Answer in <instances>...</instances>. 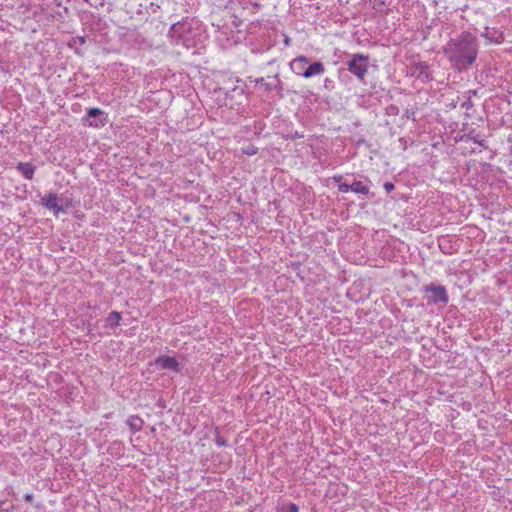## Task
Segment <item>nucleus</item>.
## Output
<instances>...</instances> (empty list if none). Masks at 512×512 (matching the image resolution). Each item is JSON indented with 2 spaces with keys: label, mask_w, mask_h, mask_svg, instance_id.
I'll use <instances>...</instances> for the list:
<instances>
[{
  "label": "nucleus",
  "mask_w": 512,
  "mask_h": 512,
  "mask_svg": "<svg viewBox=\"0 0 512 512\" xmlns=\"http://www.w3.org/2000/svg\"><path fill=\"white\" fill-rule=\"evenodd\" d=\"M445 53L456 69H467L477 56L474 38L470 34L462 35L460 39L448 44Z\"/></svg>",
  "instance_id": "obj_1"
},
{
  "label": "nucleus",
  "mask_w": 512,
  "mask_h": 512,
  "mask_svg": "<svg viewBox=\"0 0 512 512\" xmlns=\"http://www.w3.org/2000/svg\"><path fill=\"white\" fill-rule=\"evenodd\" d=\"M309 62L305 56H299L291 62V69L298 75H302L305 65Z\"/></svg>",
  "instance_id": "obj_10"
},
{
  "label": "nucleus",
  "mask_w": 512,
  "mask_h": 512,
  "mask_svg": "<svg viewBox=\"0 0 512 512\" xmlns=\"http://www.w3.org/2000/svg\"><path fill=\"white\" fill-rule=\"evenodd\" d=\"M298 511H299V508H298V506L296 504L289 503L288 505L283 506L281 508L280 512H298Z\"/></svg>",
  "instance_id": "obj_14"
},
{
  "label": "nucleus",
  "mask_w": 512,
  "mask_h": 512,
  "mask_svg": "<svg viewBox=\"0 0 512 512\" xmlns=\"http://www.w3.org/2000/svg\"><path fill=\"white\" fill-rule=\"evenodd\" d=\"M87 125L90 127H102L107 122L106 114L99 108H90L86 116Z\"/></svg>",
  "instance_id": "obj_3"
},
{
  "label": "nucleus",
  "mask_w": 512,
  "mask_h": 512,
  "mask_svg": "<svg viewBox=\"0 0 512 512\" xmlns=\"http://www.w3.org/2000/svg\"><path fill=\"white\" fill-rule=\"evenodd\" d=\"M338 190L342 193H346L348 191H351V188H350V185L346 184V183H341L339 186H338Z\"/></svg>",
  "instance_id": "obj_18"
},
{
  "label": "nucleus",
  "mask_w": 512,
  "mask_h": 512,
  "mask_svg": "<svg viewBox=\"0 0 512 512\" xmlns=\"http://www.w3.org/2000/svg\"><path fill=\"white\" fill-rule=\"evenodd\" d=\"M368 61V56L363 54H354L347 62L348 71L362 81L368 71Z\"/></svg>",
  "instance_id": "obj_2"
},
{
  "label": "nucleus",
  "mask_w": 512,
  "mask_h": 512,
  "mask_svg": "<svg viewBox=\"0 0 512 512\" xmlns=\"http://www.w3.org/2000/svg\"><path fill=\"white\" fill-rule=\"evenodd\" d=\"M127 423L134 431H140L142 429L143 421L137 416H131Z\"/></svg>",
  "instance_id": "obj_13"
},
{
  "label": "nucleus",
  "mask_w": 512,
  "mask_h": 512,
  "mask_svg": "<svg viewBox=\"0 0 512 512\" xmlns=\"http://www.w3.org/2000/svg\"><path fill=\"white\" fill-rule=\"evenodd\" d=\"M284 43L286 46L290 44V39L288 37L285 38Z\"/></svg>",
  "instance_id": "obj_21"
},
{
  "label": "nucleus",
  "mask_w": 512,
  "mask_h": 512,
  "mask_svg": "<svg viewBox=\"0 0 512 512\" xmlns=\"http://www.w3.org/2000/svg\"><path fill=\"white\" fill-rule=\"evenodd\" d=\"M24 499L25 501L27 502H31L33 500V494L31 493H27L25 496H24Z\"/></svg>",
  "instance_id": "obj_20"
},
{
  "label": "nucleus",
  "mask_w": 512,
  "mask_h": 512,
  "mask_svg": "<svg viewBox=\"0 0 512 512\" xmlns=\"http://www.w3.org/2000/svg\"><path fill=\"white\" fill-rule=\"evenodd\" d=\"M121 315L117 311H112L106 318V326L115 328L120 324Z\"/></svg>",
  "instance_id": "obj_11"
},
{
  "label": "nucleus",
  "mask_w": 512,
  "mask_h": 512,
  "mask_svg": "<svg viewBox=\"0 0 512 512\" xmlns=\"http://www.w3.org/2000/svg\"><path fill=\"white\" fill-rule=\"evenodd\" d=\"M384 188L388 193H390L394 189V184L391 182H386L384 184Z\"/></svg>",
  "instance_id": "obj_19"
},
{
  "label": "nucleus",
  "mask_w": 512,
  "mask_h": 512,
  "mask_svg": "<svg viewBox=\"0 0 512 512\" xmlns=\"http://www.w3.org/2000/svg\"><path fill=\"white\" fill-rule=\"evenodd\" d=\"M336 181H340L342 179V176H339V177H335L334 178Z\"/></svg>",
  "instance_id": "obj_22"
},
{
  "label": "nucleus",
  "mask_w": 512,
  "mask_h": 512,
  "mask_svg": "<svg viewBox=\"0 0 512 512\" xmlns=\"http://www.w3.org/2000/svg\"><path fill=\"white\" fill-rule=\"evenodd\" d=\"M426 291H430L432 293L433 302H442L444 304L448 302V295L443 286L431 285L426 287Z\"/></svg>",
  "instance_id": "obj_6"
},
{
  "label": "nucleus",
  "mask_w": 512,
  "mask_h": 512,
  "mask_svg": "<svg viewBox=\"0 0 512 512\" xmlns=\"http://www.w3.org/2000/svg\"><path fill=\"white\" fill-rule=\"evenodd\" d=\"M351 191L358 194H368L369 188L368 186L364 185L361 181H354L350 185Z\"/></svg>",
  "instance_id": "obj_12"
},
{
  "label": "nucleus",
  "mask_w": 512,
  "mask_h": 512,
  "mask_svg": "<svg viewBox=\"0 0 512 512\" xmlns=\"http://www.w3.org/2000/svg\"><path fill=\"white\" fill-rule=\"evenodd\" d=\"M413 75H415L418 79L422 81H427L431 79V73L428 65L425 63H418L413 67Z\"/></svg>",
  "instance_id": "obj_7"
},
{
  "label": "nucleus",
  "mask_w": 512,
  "mask_h": 512,
  "mask_svg": "<svg viewBox=\"0 0 512 512\" xmlns=\"http://www.w3.org/2000/svg\"><path fill=\"white\" fill-rule=\"evenodd\" d=\"M155 363L159 368L164 370H171L175 372L180 370V365L174 357L161 356L156 359Z\"/></svg>",
  "instance_id": "obj_5"
},
{
  "label": "nucleus",
  "mask_w": 512,
  "mask_h": 512,
  "mask_svg": "<svg viewBox=\"0 0 512 512\" xmlns=\"http://www.w3.org/2000/svg\"><path fill=\"white\" fill-rule=\"evenodd\" d=\"M41 203L47 209L52 210L55 215L61 212L62 206L60 205V199L55 193H49L41 198Z\"/></svg>",
  "instance_id": "obj_4"
},
{
  "label": "nucleus",
  "mask_w": 512,
  "mask_h": 512,
  "mask_svg": "<svg viewBox=\"0 0 512 512\" xmlns=\"http://www.w3.org/2000/svg\"><path fill=\"white\" fill-rule=\"evenodd\" d=\"M324 70H325V68H324L323 63L314 62L303 71L302 76L305 78H310L313 75L322 74L324 72Z\"/></svg>",
  "instance_id": "obj_8"
},
{
  "label": "nucleus",
  "mask_w": 512,
  "mask_h": 512,
  "mask_svg": "<svg viewBox=\"0 0 512 512\" xmlns=\"http://www.w3.org/2000/svg\"><path fill=\"white\" fill-rule=\"evenodd\" d=\"M255 82L261 84L265 88L266 91H270L273 89V84L269 83V82H265V79L263 77L257 78L255 80Z\"/></svg>",
  "instance_id": "obj_15"
},
{
  "label": "nucleus",
  "mask_w": 512,
  "mask_h": 512,
  "mask_svg": "<svg viewBox=\"0 0 512 512\" xmlns=\"http://www.w3.org/2000/svg\"><path fill=\"white\" fill-rule=\"evenodd\" d=\"M243 153H245L246 155L252 156L257 153V148L250 145L243 149Z\"/></svg>",
  "instance_id": "obj_17"
},
{
  "label": "nucleus",
  "mask_w": 512,
  "mask_h": 512,
  "mask_svg": "<svg viewBox=\"0 0 512 512\" xmlns=\"http://www.w3.org/2000/svg\"><path fill=\"white\" fill-rule=\"evenodd\" d=\"M215 442L220 447L226 445V440L219 435L218 431L215 432Z\"/></svg>",
  "instance_id": "obj_16"
},
{
  "label": "nucleus",
  "mask_w": 512,
  "mask_h": 512,
  "mask_svg": "<svg viewBox=\"0 0 512 512\" xmlns=\"http://www.w3.org/2000/svg\"><path fill=\"white\" fill-rule=\"evenodd\" d=\"M16 169L21 172L24 178L31 180L34 176L35 166L31 163H23L19 162L16 166Z\"/></svg>",
  "instance_id": "obj_9"
}]
</instances>
